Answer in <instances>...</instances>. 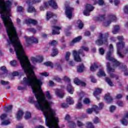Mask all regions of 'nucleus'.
<instances>
[{
	"label": "nucleus",
	"instance_id": "nucleus-1",
	"mask_svg": "<svg viewBox=\"0 0 128 128\" xmlns=\"http://www.w3.org/2000/svg\"><path fill=\"white\" fill-rule=\"evenodd\" d=\"M22 84L26 86H30L37 102L36 101V98L32 96L28 98V102L30 104H34L36 108L40 110L42 112L46 124L48 126H50V124L54 120H56V111L50 106V102H48L46 99V96L42 92V80L34 76L32 78L28 77V79L24 78Z\"/></svg>",
	"mask_w": 128,
	"mask_h": 128
},
{
	"label": "nucleus",
	"instance_id": "nucleus-2",
	"mask_svg": "<svg viewBox=\"0 0 128 128\" xmlns=\"http://www.w3.org/2000/svg\"><path fill=\"white\" fill-rule=\"evenodd\" d=\"M7 42L9 44H12L15 50L17 58L20 60L21 66L24 70V72L27 76V78H24L23 80L21 82L22 84H24V86H19L18 87V90H22L26 88V86H28L22 84V82H24V78L28 80V78H32L34 76L35 78H36L32 70H34V66L30 64L28 58L26 55V52L18 38H9L8 40H7Z\"/></svg>",
	"mask_w": 128,
	"mask_h": 128
},
{
	"label": "nucleus",
	"instance_id": "nucleus-3",
	"mask_svg": "<svg viewBox=\"0 0 128 128\" xmlns=\"http://www.w3.org/2000/svg\"><path fill=\"white\" fill-rule=\"evenodd\" d=\"M114 52V46L112 44H110L108 48V51L106 54V60L112 62H114V68H118L119 70L124 72L125 76H128V70L126 69V66H124V64L118 61H117L113 57H112V54Z\"/></svg>",
	"mask_w": 128,
	"mask_h": 128
},
{
	"label": "nucleus",
	"instance_id": "nucleus-4",
	"mask_svg": "<svg viewBox=\"0 0 128 128\" xmlns=\"http://www.w3.org/2000/svg\"><path fill=\"white\" fill-rule=\"evenodd\" d=\"M88 52V48L86 46H82V49H80L78 52L76 50L73 51V56H74V59L76 62H82V59L80 57V54H82V56H84V51Z\"/></svg>",
	"mask_w": 128,
	"mask_h": 128
},
{
	"label": "nucleus",
	"instance_id": "nucleus-5",
	"mask_svg": "<svg viewBox=\"0 0 128 128\" xmlns=\"http://www.w3.org/2000/svg\"><path fill=\"white\" fill-rule=\"evenodd\" d=\"M108 33H106L104 34L100 33L98 40H96V44L98 46H102L104 44H108Z\"/></svg>",
	"mask_w": 128,
	"mask_h": 128
},
{
	"label": "nucleus",
	"instance_id": "nucleus-6",
	"mask_svg": "<svg viewBox=\"0 0 128 128\" xmlns=\"http://www.w3.org/2000/svg\"><path fill=\"white\" fill-rule=\"evenodd\" d=\"M117 54L120 58H124V56L120 53V50H122L124 48L125 44L124 42H121L117 43Z\"/></svg>",
	"mask_w": 128,
	"mask_h": 128
},
{
	"label": "nucleus",
	"instance_id": "nucleus-7",
	"mask_svg": "<svg viewBox=\"0 0 128 128\" xmlns=\"http://www.w3.org/2000/svg\"><path fill=\"white\" fill-rule=\"evenodd\" d=\"M52 6V8H54V10H56L58 8V4L54 0H50L48 2H46L44 4V8H48V6Z\"/></svg>",
	"mask_w": 128,
	"mask_h": 128
},
{
	"label": "nucleus",
	"instance_id": "nucleus-8",
	"mask_svg": "<svg viewBox=\"0 0 128 128\" xmlns=\"http://www.w3.org/2000/svg\"><path fill=\"white\" fill-rule=\"evenodd\" d=\"M94 8L90 4H87L86 6V10L83 12L84 16H90V12H92V10H94Z\"/></svg>",
	"mask_w": 128,
	"mask_h": 128
},
{
	"label": "nucleus",
	"instance_id": "nucleus-9",
	"mask_svg": "<svg viewBox=\"0 0 128 128\" xmlns=\"http://www.w3.org/2000/svg\"><path fill=\"white\" fill-rule=\"evenodd\" d=\"M106 66H107V70H108V74H110V78H116V80H118V76L114 74H110V72H114V68H110V64L108 62H107Z\"/></svg>",
	"mask_w": 128,
	"mask_h": 128
},
{
	"label": "nucleus",
	"instance_id": "nucleus-10",
	"mask_svg": "<svg viewBox=\"0 0 128 128\" xmlns=\"http://www.w3.org/2000/svg\"><path fill=\"white\" fill-rule=\"evenodd\" d=\"M26 42L28 46H32V44H38V40L34 37L27 38Z\"/></svg>",
	"mask_w": 128,
	"mask_h": 128
},
{
	"label": "nucleus",
	"instance_id": "nucleus-11",
	"mask_svg": "<svg viewBox=\"0 0 128 128\" xmlns=\"http://www.w3.org/2000/svg\"><path fill=\"white\" fill-rule=\"evenodd\" d=\"M66 14L68 18H72V10L74 8L70 6H66Z\"/></svg>",
	"mask_w": 128,
	"mask_h": 128
},
{
	"label": "nucleus",
	"instance_id": "nucleus-12",
	"mask_svg": "<svg viewBox=\"0 0 128 128\" xmlns=\"http://www.w3.org/2000/svg\"><path fill=\"white\" fill-rule=\"evenodd\" d=\"M84 92H81L80 94H79V100H78V103L76 105V108H78V110H80L82 108V98H84Z\"/></svg>",
	"mask_w": 128,
	"mask_h": 128
},
{
	"label": "nucleus",
	"instance_id": "nucleus-13",
	"mask_svg": "<svg viewBox=\"0 0 128 128\" xmlns=\"http://www.w3.org/2000/svg\"><path fill=\"white\" fill-rule=\"evenodd\" d=\"M102 108H104V103L100 102L99 104V106H98L96 105H94L93 106V110L96 114H98L100 112V110H102Z\"/></svg>",
	"mask_w": 128,
	"mask_h": 128
},
{
	"label": "nucleus",
	"instance_id": "nucleus-14",
	"mask_svg": "<svg viewBox=\"0 0 128 128\" xmlns=\"http://www.w3.org/2000/svg\"><path fill=\"white\" fill-rule=\"evenodd\" d=\"M121 122L124 126H128V112H126L124 117L121 120Z\"/></svg>",
	"mask_w": 128,
	"mask_h": 128
},
{
	"label": "nucleus",
	"instance_id": "nucleus-15",
	"mask_svg": "<svg viewBox=\"0 0 128 128\" xmlns=\"http://www.w3.org/2000/svg\"><path fill=\"white\" fill-rule=\"evenodd\" d=\"M110 18V21H107L106 22H104V26H110V24L111 22H114V20H116V17L114 15H111L109 16Z\"/></svg>",
	"mask_w": 128,
	"mask_h": 128
},
{
	"label": "nucleus",
	"instance_id": "nucleus-16",
	"mask_svg": "<svg viewBox=\"0 0 128 128\" xmlns=\"http://www.w3.org/2000/svg\"><path fill=\"white\" fill-rule=\"evenodd\" d=\"M54 30L52 31V34H60V30H62L61 27L58 26H53Z\"/></svg>",
	"mask_w": 128,
	"mask_h": 128
},
{
	"label": "nucleus",
	"instance_id": "nucleus-17",
	"mask_svg": "<svg viewBox=\"0 0 128 128\" xmlns=\"http://www.w3.org/2000/svg\"><path fill=\"white\" fill-rule=\"evenodd\" d=\"M70 52H66L65 56V60H66V62H68V64H70V66H73L74 62L72 60H70Z\"/></svg>",
	"mask_w": 128,
	"mask_h": 128
},
{
	"label": "nucleus",
	"instance_id": "nucleus-18",
	"mask_svg": "<svg viewBox=\"0 0 128 128\" xmlns=\"http://www.w3.org/2000/svg\"><path fill=\"white\" fill-rule=\"evenodd\" d=\"M74 83L77 86H86V83L80 80L78 78H75L74 80Z\"/></svg>",
	"mask_w": 128,
	"mask_h": 128
},
{
	"label": "nucleus",
	"instance_id": "nucleus-19",
	"mask_svg": "<svg viewBox=\"0 0 128 128\" xmlns=\"http://www.w3.org/2000/svg\"><path fill=\"white\" fill-rule=\"evenodd\" d=\"M80 119L81 118L80 117H76L74 119V120L76 122V124L78 126H84V123L80 122Z\"/></svg>",
	"mask_w": 128,
	"mask_h": 128
},
{
	"label": "nucleus",
	"instance_id": "nucleus-20",
	"mask_svg": "<svg viewBox=\"0 0 128 128\" xmlns=\"http://www.w3.org/2000/svg\"><path fill=\"white\" fill-rule=\"evenodd\" d=\"M100 92H102V89L98 88H96V90L94 92V94L97 100H100V96H98V94H100Z\"/></svg>",
	"mask_w": 128,
	"mask_h": 128
},
{
	"label": "nucleus",
	"instance_id": "nucleus-21",
	"mask_svg": "<svg viewBox=\"0 0 128 128\" xmlns=\"http://www.w3.org/2000/svg\"><path fill=\"white\" fill-rule=\"evenodd\" d=\"M55 94L59 98H64V93L62 91V90H60L58 89H56L55 90Z\"/></svg>",
	"mask_w": 128,
	"mask_h": 128
},
{
	"label": "nucleus",
	"instance_id": "nucleus-22",
	"mask_svg": "<svg viewBox=\"0 0 128 128\" xmlns=\"http://www.w3.org/2000/svg\"><path fill=\"white\" fill-rule=\"evenodd\" d=\"M80 40H82V36H79L75 38L70 43V46H74V44H76V42H80Z\"/></svg>",
	"mask_w": 128,
	"mask_h": 128
},
{
	"label": "nucleus",
	"instance_id": "nucleus-23",
	"mask_svg": "<svg viewBox=\"0 0 128 128\" xmlns=\"http://www.w3.org/2000/svg\"><path fill=\"white\" fill-rule=\"evenodd\" d=\"M23 116H24V112L21 110H19L16 114L17 120H20L22 118Z\"/></svg>",
	"mask_w": 128,
	"mask_h": 128
},
{
	"label": "nucleus",
	"instance_id": "nucleus-24",
	"mask_svg": "<svg viewBox=\"0 0 128 128\" xmlns=\"http://www.w3.org/2000/svg\"><path fill=\"white\" fill-rule=\"evenodd\" d=\"M67 90L68 92L71 94H74V88H72L70 84H69L67 86Z\"/></svg>",
	"mask_w": 128,
	"mask_h": 128
},
{
	"label": "nucleus",
	"instance_id": "nucleus-25",
	"mask_svg": "<svg viewBox=\"0 0 128 128\" xmlns=\"http://www.w3.org/2000/svg\"><path fill=\"white\" fill-rule=\"evenodd\" d=\"M68 126L70 128H76V124L74 121H69L68 122Z\"/></svg>",
	"mask_w": 128,
	"mask_h": 128
},
{
	"label": "nucleus",
	"instance_id": "nucleus-26",
	"mask_svg": "<svg viewBox=\"0 0 128 128\" xmlns=\"http://www.w3.org/2000/svg\"><path fill=\"white\" fill-rule=\"evenodd\" d=\"M104 100H106L107 102H110L112 100V98L110 95V94H107L105 95Z\"/></svg>",
	"mask_w": 128,
	"mask_h": 128
},
{
	"label": "nucleus",
	"instance_id": "nucleus-27",
	"mask_svg": "<svg viewBox=\"0 0 128 128\" xmlns=\"http://www.w3.org/2000/svg\"><path fill=\"white\" fill-rule=\"evenodd\" d=\"M26 22L27 24H32L35 25L38 24V21L32 19H28L26 20Z\"/></svg>",
	"mask_w": 128,
	"mask_h": 128
},
{
	"label": "nucleus",
	"instance_id": "nucleus-28",
	"mask_svg": "<svg viewBox=\"0 0 128 128\" xmlns=\"http://www.w3.org/2000/svg\"><path fill=\"white\" fill-rule=\"evenodd\" d=\"M66 102L68 104H74V99H72V98L68 96L66 99Z\"/></svg>",
	"mask_w": 128,
	"mask_h": 128
},
{
	"label": "nucleus",
	"instance_id": "nucleus-29",
	"mask_svg": "<svg viewBox=\"0 0 128 128\" xmlns=\"http://www.w3.org/2000/svg\"><path fill=\"white\" fill-rule=\"evenodd\" d=\"M84 70V64H82L80 65L77 68V72H82Z\"/></svg>",
	"mask_w": 128,
	"mask_h": 128
},
{
	"label": "nucleus",
	"instance_id": "nucleus-30",
	"mask_svg": "<svg viewBox=\"0 0 128 128\" xmlns=\"http://www.w3.org/2000/svg\"><path fill=\"white\" fill-rule=\"evenodd\" d=\"M118 30H120V26L116 25L114 26L112 32L114 34H116L118 32Z\"/></svg>",
	"mask_w": 128,
	"mask_h": 128
},
{
	"label": "nucleus",
	"instance_id": "nucleus-31",
	"mask_svg": "<svg viewBox=\"0 0 128 128\" xmlns=\"http://www.w3.org/2000/svg\"><path fill=\"white\" fill-rule=\"evenodd\" d=\"M42 0H28L26 1V3L28 4H38V2H40Z\"/></svg>",
	"mask_w": 128,
	"mask_h": 128
},
{
	"label": "nucleus",
	"instance_id": "nucleus-32",
	"mask_svg": "<svg viewBox=\"0 0 128 128\" xmlns=\"http://www.w3.org/2000/svg\"><path fill=\"white\" fill-rule=\"evenodd\" d=\"M54 16V14L50 12H46V20H48L50 18H52Z\"/></svg>",
	"mask_w": 128,
	"mask_h": 128
},
{
	"label": "nucleus",
	"instance_id": "nucleus-33",
	"mask_svg": "<svg viewBox=\"0 0 128 128\" xmlns=\"http://www.w3.org/2000/svg\"><path fill=\"white\" fill-rule=\"evenodd\" d=\"M97 76L100 77L106 76V74L102 69H100L97 74Z\"/></svg>",
	"mask_w": 128,
	"mask_h": 128
},
{
	"label": "nucleus",
	"instance_id": "nucleus-34",
	"mask_svg": "<svg viewBox=\"0 0 128 128\" xmlns=\"http://www.w3.org/2000/svg\"><path fill=\"white\" fill-rule=\"evenodd\" d=\"M106 82L110 86H114V83L112 82V80L108 77L106 78Z\"/></svg>",
	"mask_w": 128,
	"mask_h": 128
},
{
	"label": "nucleus",
	"instance_id": "nucleus-35",
	"mask_svg": "<svg viewBox=\"0 0 128 128\" xmlns=\"http://www.w3.org/2000/svg\"><path fill=\"white\" fill-rule=\"evenodd\" d=\"M45 96L48 100H52V96L50 94V91H46V92Z\"/></svg>",
	"mask_w": 128,
	"mask_h": 128
},
{
	"label": "nucleus",
	"instance_id": "nucleus-36",
	"mask_svg": "<svg viewBox=\"0 0 128 128\" xmlns=\"http://www.w3.org/2000/svg\"><path fill=\"white\" fill-rule=\"evenodd\" d=\"M98 68V64L96 63H94V65L91 66L90 70L92 72H94Z\"/></svg>",
	"mask_w": 128,
	"mask_h": 128
},
{
	"label": "nucleus",
	"instance_id": "nucleus-37",
	"mask_svg": "<svg viewBox=\"0 0 128 128\" xmlns=\"http://www.w3.org/2000/svg\"><path fill=\"white\" fill-rule=\"evenodd\" d=\"M58 54V50L56 48L52 49V52L51 54L52 56H56Z\"/></svg>",
	"mask_w": 128,
	"mask_h": 128
},
{
	"label": "nucleus",
	"instance_id": "nucleus-38",
	"mask_svg": "<svg viewBox=\"0 0 128 128\" xmlns=\"http://www.w3.org/2000/svg\"><path fill=\"white\" fill-rule=\"evenodd\" d=\"M44 66H50L51 68H54V64L52 62H47L44 63Z\"/></svg>",
	"mask_w": 128,
	"mask_h": 128
},
{
	"label": "nucleus",
	"instance_id": "nucleus-39",
	"mask_svg": "<svg viewBox=\"0 0 128 128\" xmlns=\"http://www.w3.org/2000/svg\"><path fill=\"white\" fill-rule=\"evenodd\" d=\"M28 12H36V8L32 6H29L28 8Z\"/></svg>",
	"mask_w": 128,
	"mask_h": 128
},
{
	"label": "nucleus",
	"instance_id": "nucleus-40",
	"mask_svg": "<svg viewBox=\"0 0 128 128\" xmlns=\"http://www.w3.org/2000/svg\"><path fill=\"white\" fill-rule=\"evenodd\" d=\"M1 70H2L4 73V76H8V70H6V68L4 66H2L0 68Z\"/></svg>",
	"mask_w": 128,
	"mask_h": 128
},
{
	"label": "nucleus",
	"instance_id": "nucleus-41",
	"mask_svg": "<svg viewBox=\"0 0 128 128\" xmlns=\"http://www.w3.org/2000/svg\"><path fill=\"white\" fill-rule=\"evenodd\" d=\"M32 118V114L28 112H26L25 113L24 118L25 120H28Z\"/></svg>",
	"mask_w": 128,
	"mask_h": 128
},
{
	"label": "nucleus",
	"instance_id": "nucleus-42",
	"mask_svg": "<svg viewBox=\"0 0 128 128\" xmlns=\"http://www.w3.org/2000/svg\"><path fill=\"white\" fill-rule=\"evenodd\" d=\"M12 105H10L5 108V110L7 112L12 111Z\"/></svg>",
	"mask_w": 128,
	"mask_h": 128
},
{
	"label": "nucleus",
	"instance_id": "nucleus-43",
	"mask_svg": "<svg viewBox=\"0 0 128 128\" xmlns=\"http://www.w3.org/2000/svg\"><path fill=\"white\" fill-rule=\"evenodd\" d=\"M77 24L79 28H84V23H82L80 20H78Z\"/></svg>",
	"mask_w": 128,
	"mask_h": 128
},
{
	"label": "nucleus",
	"instance_id": "nucleus-44",
	"mask_svg": "<svg viewBox=\"0 0 128 128\" xmlns=\"http://www.w3.org/2000/svg\"><path fill=\"white\" fill-rule=\"evenodd\" d=\"M94 4H98L99 6H102L104 4V0H99L98 2L96 0H94Z\"/></svg>",
	"mask_w": 128,
	"mask_h": 128
},
{
	"label": "nucleus",
	"instance_id": "nucleus-45",
	"mask_svg": "<svg viewBox=\"0 0 128 128\" xmlns=\"http://www.w3.org/2000/svg\"><path fill=\"white\" fill-rule=\"evenodd\" d=\"M98 50H99V54H101V56H104V52H106V50H104V48H100Z\"/></svg>",
	"mask_w": 128,
	"mask_h": 128
},
{
	"label": "nucleus",
	"instance_id": "nucleus-46",
	"mask_svg": "<svg viewBox=\"0 0 128 128\" xmlns=\"http://www.w3.org/2000/svg\"><path fill=\"white\" fill-rule=\"evenodd\" d=\"M86 126L87 128H94V126L92 125V124L90 122H88L86 124Z\"/></svg>",
	"mask_w": 128,
	"mask_h": 128
},
{
	"label": "nucleus",
	"instance_id": "nucleus-47",
	"mask_svg": "<svg viewBox=\"0 0 128 128\" xmlns=\"http://www.w3.org/2000/svg\"><path fill=\"white\" fill-rule=\"evenodd\" d=\"M10 64L12 66H16L18 65V62L16 60H13L12 61H10Z\"/></svg>",
	"mask_w": 128,
	"mask_h": 128
},
{
	"label": "nucleus",
	"instance_id": "nucleus-48",
	"mask_svg": "<svg viewBox=\"0 0 128 128\" xmlns=\"http://www.w3.org/2000/svg\"><path fill=\"white\" fill-rule=\"evenodd\" d=\"M72 30V26H68L67 29L65 30V34L67 36L70 34V32H68V30Z\"/></svg>",
	"mask_w": 128,
	"mask_h": 128
},
{
	"label": "nucleus",
	"instance_id": "nucleus-49",
	"mask_svg": "<svg viewBox=\"0 0 128 128\" xmlns=\"http://www.w3.org/2000/svg\"><path fill=\"white\" fill-rule=\"evenodd\" d=\"M31 61L32 62V64H36L38 62V60L34 57H32L31 58Z\"/></svg>",
	"mask_w": 128,
	"mask_h": 128
},
{
	"label": "nucleus",
	"instance_id": "nucleus-50",
	"mask_svg": "<svg viewBox=\"0 0 128 128\" xmlns=\"http://www.w3.org/2000/svg\"><path fill=\"white\" fill-rule=\"evenodd\" d=\"M10 124V121L8 120H5L2 122L1 124L3 126H8V124Z\"/></svg>",
	"mask_w": 128,
	"mask_h": 128
},
{
	"label": "nucleus",
	"instance_id": "nucleus-51",
	"mask_svg": "<svg viewBox=\"0 0 128 128\" xmlns=\"http://www.w3.org/2000/svg\"><path fill=\"white\" fill-rule=\"evenodd\" d=\"M84 104H88L90 102V100L88 98H85L83 101Z\"/></svg>",
	"mask_w": 128,
	"mask_h": 128
},
{
	"label": "nucleus",
	"instance_id": "nucleus-52",
	"mask_svg": "<svg viewBox=\"0 0 128 128\" xmlns=\"http://www.w3.org/2000/svg\"><path fill=\"white\" fill-rule=\"evenodd\" d=\"M98 20H104V15H101L97 18Z\"/></svg>",
	"mask_w": 128,
	"mask_h": 128
},
{
	"label": "nucleus",
	"instance_id": "nucleus-53",
	"mask_svg": "<svg viewBox=\"0 0 128 128\" xmlns=\"http://www.w3.org/2000/svg\"><path fill=\"white\" fill-rule=\"evenodd\" d=\"M55 66L56 68L58 70H62V66H60V64L57 63L56 64Z\"/></svg>",
	"mask_w": 128,
	"mask_h": 128
},
{
	"label": "nucleus",
	"instance_id": "nucleus-54",
	"mask_svg": "<svg viewBox=\"0 0 128 128\" xmlns=\"http://www.w3.org/2000/svg\"><path fill=\"white\" fill-rule=\"evenodd\" d=\"M93 122L94 124H98V122H100V120L98 117H95V118L93 120Z\"/></svg>",
	"mask_w": 128,
	"mask_h": 128
},
{
	"label": "nucleus",
	"instance_id": "nucleus-55",
	"mask_svg": "<svg viewBox=\"0 0 128 128\" xmlns=\"http://www.w3.org/2000/svg\"><path fill=\"white\" fill-rule=\"evenodd\" d=\"M61 106L63 108H68V104L66 103L62 104Z\"/></svg>",
	"mask_w": 128,
	"mask_h": 128
},
{
	"label": "nucleus",
	"instance_id": "nucleus-56",
	"mask_svg": "<svg viewBox=\"0 0 128 128\" xmlns=\"http://www.w3.org/2000/svg\"><path fill=\"white\" fill-rule=\"evenodd\" d=\"M0 84H3V86H6V84H10V82H6L4 80H1L0 81Z\"/></svg>",
	"mask_w": 128,
	"mask_h": 128
},
{
	"label": "nucleus",
	"instance_id": "nucleus-57",
	"mask_svg": "<svg viewBox=\"0 0 128 128\" xmlns=\"http://www.w3.org/2000/svg\"><path fill=\"white\" fill-rule=\"evenodd\" d=\"M6 116H8L6 114H2L0 116V118H1L2 120H6Z\"/></svg>",
	"mask_w": 128,
	"mask_h": 128
},
{
	"label": "nucleus",
	"instance_id": "nucleus-58",
	"mask_svg": "<svg viewBox=\"0 0 128 128\" xmlns=\"http://www.w3.org/2000/svg\"><path fill=\"white\" fill-rule=\"evenodd\" d=\"M18 12H24V9L22 6H19L17 7Z\"/></svg>",
	"mask_w": 128,
	"mask_h": 128
},
{
	"label": "nucleus",
	"instance_id": "nucleus-59",
	"mask_svg": "<svg viewBox=\"0 0 128 128\" xmlns=\"http://www.w3.org/2000/svg\"><path fill=\"white\" fill-rule=\"evenodd\" d=\"M16 24L18 26H20V24L22 23V21L20 20V19L17 18L16 20Z\"/></svg>",
	"mask_w": 128,
	"mask_h": 128
},
{
	"label": "nucleus",
	"instance_id": "nucleus-60",
	"mask_svg": "<svg viewBox=\"0 0 128 128\" xmlns=\"http://www.w3.org/2000/svg\"><path fill=\"white\" fill-rule=\"evenodd\" d=\"M54 80L58 82H60L62 80V79L58 76L54 77Z\"/></svg>",
	"mask_w": 128,
	"mask_h": 128
},
{
	"label": "nucleus",
	"instance_id": "nucleus-61",
	"mask_svg": "<svg viewBox=\"0 0 128 128\" xmlns=\"http://www.w3.org/2000/svg\"><path fill=\"white\" fill-rule=\"evenodd\" d=\"M51 46H56L58 44V42L54 40L50 43Z\"/></svg>",
	"mask_w": 128,
	"mask_h": 128
},
{
	"label": "nucleus",
	"instance_id": "nucleus-62",
	"mask_svg": "<svg viewBox=\"0 0 128 128\" xmlns=\"http://www.w3.org/2000/svg\"><path fill=\"white\" fill-rule=\"evenodd\" d=\"M110 110L111 112H114V110H116L115 106H111L110 108Z\"/></svg>",
	"mask_w": 128,
	"mask_h": 128
},
{
	"label": "nucleus",
	"instance_id": "nucleus-63",
	"mask_svg": "<svg viewBox=\"0 0 128 128\" xmlns=\"http://www.w3.org/2000/svg\"><path fill=\"white\" fill-rule=\"evenodd\" d=\"M117 104H118V106H124V102H122V101H119L117 102Z\"/></svg>",
	"mask_w": 128,
	"mask_h": 128
},
{
	"label": "nucleus",
	"instance_id": "nucleus-64",
	"mask_svg": "<svg viewBox=\"0 0 128 128\" xmlns=\"http://www.w3.org/2000/svg\"><path fill=\"white\" fill-rule=\"evenodd\" d=\"M124 12L125 14H128V6H126L124 8Z\"/></svg>",
	"mask_w": 128,
	"mask_h": 128
}]
</instances>
